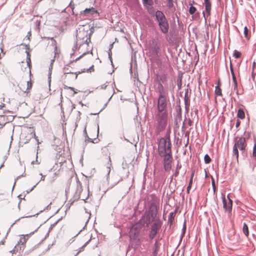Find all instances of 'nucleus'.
<instances>
[{
	"label": "nucleus",
	"mask_w": 256,
	"mask_h": 256,
	"mask_svg": "<svg viewBox=\"0 0 256 256\" xmlns=\"http://www.w3.org/2000/svg\"><path fill=\"white\" fill-rule=\"evenodd\" d=\"M54 62V58L51 60V63H50V66L49 67V72H48V74L49 86H50V81H51L50 78H51V74H52V64Z\"/></svg>",
	"instance_id": "5701e85b"
},
{
	"label": "nucleus",
	"mask_w": 256,
	"mask_h": 256,
	"mask_svg": "<svg viewBox=\"0 0 256 256\" xmlns=\"http://www.w3.org/2000/svg\"><path fill=\"white\" fill-rule=\"evenodd\" d=\"M140 234V230L137 228V227L134 226L132 227L130 231V238L132 240H136V245L138 246L140 244V239L138 238Z\"/></svg>",
	"instance_id": "9b49d317"
},
{
	"label": "nucleus",
	"mask_w": 256,
	"mask_h": 256,
	"mask_svg": "<svg viewBox=\"0 0 256 256\" xmlns=\"http://www.w3.org/2000/svg\"><path fill=\"white\" fill-rule=\"evenodd\" d=\"M20 243H18L16 245L13 250L12 251V254H18V256L20 255V252L23 250L24 246V242H22V240H20Z\"/></svg>",
	"instance_id": "dca6fc26"
},
{
	"label": "nucleus",
	"mask_w": 256,
	"mask_h": 256,
	"mask_svg": "<svg viewBox=\"0 0 256 256\" xmlns=\"http://www.w3.org/2000/svg\"><path fill=\"white\" fill-rule=\"evenodd\" d=\"M195 4V2H194V0H192V2H190V4H190V6H192V4Z\"/></svg>",
	"instance_id": "052dcab7"
},
{
	"label": "nucleus",
	"mask_w": 256,
	"mask_h": 256,
	"mask_svg": "<svg viewBox=\"0 0 256 256\" xmlns=\"http://www.w3.org/2000/svg\"><path fill=\"white\" fill-rule=\"evenodd\" d=\"M8 73V69L4 66H2L0 69V74H6Z\"/></svg>",
	"instance_id": "f704fd0d"
},
{
	"label": "nucleus",
	"mask_w": 256,
	"mask_h": 256,
	"mask_svg": "<svg viewBox=\"0 0 256 256\" xmlns=\"http://www.w3.org/2000/svg\"><path fill=\"white\" fill-rule=\"evenodd\" d=\"M168 6L169 8H171L173 6V4L171 1H169L168 3Z\"/></svg>",
	"instance_id": "603ef678"
},
{
	"label": "nucleus",
	"mask_w": 256,
	"mask_h": 256,
	"mask_svg": "<svg viewBox=\"0 0 256 256\" xmlns=\"http://www.w3.org/2000/svg\"><path fill=\"white\" fill-rule=\"evenodd\" d=\"M176 216V213L174 212H171L168 216V222L172 223L174 220V216Z\"/></svg>",
	"instance_id": "2f4dec72"
},
{
	"label": "nucleus",
	"mask_w": 256,
	"mask_h": 256,
	"mask_svg": "<svg viewBox=\"0 0 256 256\" xmlns=\"http://www.w3.org/2000/svg\"><path fill=\"white\" fill-rule=\"evenodd\" d=\"M107 86V85L106 84H102L100 86V89H106Z\"/></svg>",
	"instance_id": "864d4df0"
},
{
	"label": "nucleus",
	"mask_w": 256,
	"mask_h": 256,
	"mask_svg": "<svg viewBox=\"0 0 256 256\" xmlns=\"http://www.w3.org/2000/svg\"><path fill=\"white\" fill-rule=\"evenodd\" d=\"M186 229V224H184V226H183V228H182V230H183L184 233V232H185Z\"/></svg>",
	"instance_id": "4d7b16f0"
},
{
	"label": "nucleus",
	"mask_w": 256,
	"mask_h": 256,
	"mask_svg": "<svg viewBox=\"0 0 256 256\" xmlns=\"http://www.w3.org/2000/svg\"><path fill=\"white\" fill-rule=\"evenodd\" d=\"M168 98H158L156 110V112H168L167 99Z\"/></svg>",
	"instance_id": "1a4fd4ad"
},
{
	"label": "nucleus",
	"mask_w": 256,
	"mask_h": 256,
	"mask_svg": "<svg viewBox=\"0 0 256 256\" xmlns=\"http://www.w3.org/2000/svg\"><path fill=\"white\" fill-rule=\"evenodd\" d=\"M26 52L27 54V57H26V63H27V65L28 66V67L29 68V69H30V74H31V60H30V52L28 51V52L27 50L26 51Z\"/></svg>",
	"instance_id": "4be33fe9"
},
{
	"label": "nucleus",
	"mask_w": 256,
	"mask_h": 256,
	"mask_svg": "<svg viewBox=\"0 0 256 256\" xmlns=\"http://www.w3.org/2000/svg\"><path fill=\"white\" fill-rule=\"evenodd\" d=\"M222 201L223 208L225 212H227L228 214H231L232 206V200L230 198L229 194L226 198L224 195L222 196Z\"/></svg>",
	"instance_id": "9d476101"
},
{
	"label": "nucleus",
	"mask_w": 256,
	"mask_h": 256,
	"mask_svg": "<svg viewBox=\"0 0 256 256\" xmlns=\"http://www.w3.org/2000/svg\"><path fill=\"white\" fill-rule=\"evenodd\" d=\"M46 176V175L43 174L42 173L35 174L34 182H36V184L33 186V189L40 181L44 180Z\"/></svg>",
	"instance_id": "f3484780"
},
{
	"label": "nucleus",
	"mask_w": 256,
	"mask_h": 256,
	"mask_svg": "<svg viewBox=\"0 0 256 256\" xmlns=\"http://www.w3.org/2000/svg\"><path fill=\"white\" fill-rule=\"evenodd\" d=\"M164 158V166L166 171H170L172 168V164L173 160V158L172 154H166L160 156Z\"/></svg>",
	"instance_id": "6e6552de"
},
{
	"label": "nucleus",
	"mask_w": 256,
	"mask_h": 256,
	"mask_svg": "<svg viewBox=\"0 0 256 256\" xmlns=\"http://www.w3.org/2000/svg\"><path fill=\"white\" fill-rule=\"evenodd\" d=\"M156 17L158 23L166 20L164 14L160 10H157L156 12Z\"/></svg>",
	"instance_id": "a211bd4d"
},
{
	"label": "nucleus",
	"mask_w": 256,
	"mask_h": 256,
	"mask_svg": "<svg viewBox=\"0 0 256 256\" xmlns=\"http://www.w3.org/2000/svg\"><path fill=\"white\" fill-rule=\"evenodd\" d=\"M51 204H52V202H50V204L47 206V207H46V209H47V210H49V209H50V205Z\"/></svg>",
	"instance_id": "e2e57ef3"
},
{
	"label": "nucleus",
	"mask_w": 256,
	"mask_h": 256,
	"mask_svg": "<svg viewBox=\"0 0 256 256\" xmlns=\"http://www.w3.org/2000/svg\"><path fill=\"white\" fill-rule=\"evenodd\" d=\"M204 162L206 164L210 163V162H211V158L208 154H206L204 156Z\"/></svg>",
	"instance_id": "e433bc0d"
},
{
	"label": "nucleus",
	"mask_w": 256,
	"mask_h": 256,
	"mask_svg": "<svg viewBox=\"0 0 256 256\" xmlns=\"http://www.w3.org/2000/svg\"><path fill=\"white\" fill-rule=\"evenodd\" d=\"M174 123L176 126H178V124L182 120V110L179 107L176 109V112L174 113Z\"/></svg>",
	"instance_id": "4468645a"
},
{
	"label": "nucleus",
	"mask_w": 256,
	"mask_h": 256,
	"mask_svg": "<svg viewBox=\"0 0 256 256\" xmlns=\"http://www.w3.org/2000/svg\"><path fill=\"white\" fill-rule=\"evenodd\" d=\"M88 198V195L82 192V186L80 182L77 184L76 189L73 198L74 200H78L80 199L85 200Z\"/></svg>",
	"instance_id": "0eeeda50"
},
{
	"label": "nucleus",
	"mask_w": 256,
	"mask_h": 256,
	"mask_svg": "<svg viewBox=\"0 0 256 256\" xmlns=\"http://www.w3.org/2000/svg\"><path fill=\"white\" fill-rule=\"evenodd\" d=\"M255 65L256 63L255 62H254L252 71V76L253 78H254V76L256 75V67H255Z\"/></svg>",
	"instance_id": "473e14b6"
},
{
	"label": "nucleus",
	"mask_w": 256,
	"mask_h": 256,
	"mask_svg": "<svg viewBox=\"0 0 256 256\" xmlns=\"http://www.w3.org/2000/svg\"><path fill=\"white\" fill-rule=\"evenodd\" d=\"M215 94L217 96H221L222 95V90L219 86H217L215 88Z\"/></svg>",
	"instance_id": "c85d7f7f"
},
{
	"label": "nucleus",
	"mask_w": 256,
	"mask_h": 256,
	"mask_svg": "<svg viewBox=\"0 0 256 256\" xmlns=\"http://www.w3.org/2000/svg\"><path fill=\"white\" fill-rule=\"evenodd\" d=\"M204 4L207 16H210L212 7V4L210 0H204Z\"/></svg>",
	"instance_id": "6ab92c4d"
},
{
	"label": "nucleus",
	"mask_w": 256,
	"mask_h": 256,
	"mask_svg": "<svg viewBox=\"0 0 256 256\" xmlns=\"http://www.w3.org/2000/svg\"><path fill=\"white\" fill-rule=\"evenodd\" d=\"M112 166V164L111 159H110V156H108V166L106 167V170H107V172H108V176H107V178H106L107 180H108V176H109L110 173V168H111Z\"/></svg>",
	"instance_id": "b1692460"
},
{
	"label": "nucleus",
	"mask_w": 256,
	"mask_h": 256,
	"mask_svg": "<svg viewBox=\"0 0 256 256\" xmlns=\"http://www.w3.org/2000/svg\"><path fill=\"white\" fill-rule=\"evenodd\" d=\"M26 86V89L24 88H21L22 90L24 92H30V90L32 86V83L31 82L30 80L27 82Z\"/></svg>",
	"instance_id": "393cba45"
},
{
	"label": "nucleus",
	"mask_w": 256,
	"mask_h": 256,
	"mask_svg": "<svg viewBox=\"0 0 256 256\" xmlns=\"http://www.w3.org/2000/svg\"><path fill=\"white\" fill-rule=\"evenodd\" d=\"M194 172H193L192 174H191V176L190 178H192V180L193 179V177L194 176Z\"/></svg>",
	"instance_id": "680f3d73"
},
{
	"label": "nucleus",
	"mask_w": 256,
	"mask_h": 256,
	"mask_svg": "<svg viewBox=\"0 0 256 256\" xmlns=\"http://www.w3.org/2000/svg\"><path fill=\"white\" fill-rule=\"evenodd\" d=\"M202 14H203L204 17V18L205 20H206V14H205L204 12H202Z\"/></svg>",
	"instance_id": "0e129e2a"
},
{
	"label": "nucleus",
	"mask_w": 256,
	"mask_h": 256,
	"mask_svg": "<svg viewBox=\"0 0 256 256\" xmlns=\"http://www.w3.org/2000/svg\"><path fill=\"white\" fill-rule=\"evenodd\" d=\"M33 137L35 138V140H36V141L37 142V144L38 145L39 144H41V142H42V141H40V142L39 140L38 139V136H36L35 134H33Z\"/></svg>",
	"instance_id": "a18cd8bd"
},
{
	"label": "nucleus",
	"mask_w": 256,
	"mask_h": 256,
	"mask_svg": "<svg viewBox=\"0 0 256 256\" xmlns=\"http://www.w3.org/2000/svg\"><path fill=\"white\" fill-rule=\"evenodd\" d=\"M252 156L256 159V144L253 148Z\"/></svg>",
	"instance_id": "37998d69"
},
{
	"label": "nucleus",
	"mask_w": 256,
	"mask_h": 256,
	"mask_svg": "<svg viewBox=\"0 0 256 256\" xmlns=\"http://www.w3.org/2000/svg\"><path fill=\"white\" fill-rule=\"evenodd\" d=\"M6 122H4V124H0V128H2V126H4V124H6Z\"/></svg>",
	"instance_id": "338daca9"
},
{
	"label": "nucleus",
	"mask_w": 256,
	"mask_h": 256,
	"mask_svg": "<svg viewBox=\"0 0 256 256\" xmlns=\"http://www.w3.org/2000/svg\"><path fill=\"white\" fill-rule=\"evenodd\" d=\"M244 37L246 39H249L250 38V34H248V30L246 26H245L244 28Z\"/></svg>",
	"instance_id": "7c9ffc66"
},
{
	"label": "nucleus",
	"mask_w": 256,
	"mask_h": 256,
	"mask_svg": "<svg viewBox=\"0 0 256 256\" xmlns=\"http://www.w3.org/2000/svg\"><path fill=\"white\" fill-rule=\"evenodd\" d=\"M156 132L158 134L164 131L167 126L168 112H155Z\"/></svg>",
	"instance_id": "f257e3e1"
},
{
	"label": "nucleus",
	"mask_w": 256,
	"mask_h": 256,
	"mask_svg": "<svg viewBox=\"0 0 256 256\" xmlns=\"http://www.w3.org/2000/svg\"><path fill=\"white\" fill-rule=\"evenodd\" d=\"M151 50L156 56L160 57L161 56L160 44L155 40L152 41Z\"/></svg>",
	"instance_id": "ddd939ff"
},
{
	"label": "nucleus",
	"mask_w": 256,
	"mask_h": 256,
	"mask_svg": "<svg viewBox=\"0 0 256 256\" xmlns=\"http://www.w3.org/2000/svg\"><path fill=\"white\" fill-rule=\"evenodd\" d=\"M212 188H213L214 192H215L216 189V187L214 180V179L213 178H212Z\"/></svg>",
	"instance_id": "c03bdc74"
},
{
	"label": "nucleus",
	"mask_w": 256,
	"mask_h": 256,
	"mask_svg": "<svg viewBox=\"0 0 256 256\" xmlns=\"http://www.w3.org/2000/svg\"><path fill=\"white\" fill-rule=\"evenodd\" d=\"M154 221L150 226L148 233V238L150 240H153L156 236L162 226V222L160 220H156Z\"/></svg>",
	"instance_id": "423d86ee"
},
{
	"label": "nucleus",
	"mask_w": 256,
	"mask_h": 256,
	"mask_svg": "<svg viewBox=\"0 0 256 256\" xmlns=\"http://www.w3.org/2000/svg\"><path fill=\"white\" fill-rule=\"evenodd\" d=\"M172 153V143L170 136L161 138L158 146L159 155Z\"/></svg>",
	"instance_id": "f03ea898"
},
{
	"label": "nucleus",
	"mask_w": 256,
	"mask_h": 256,
	"mask_svg": "<svg viewBox=\"0 0 256 256\" xmlns=\"http://www.w3.org/2000/svg\"><path fill=\"white\" fill-rule=\"evenodd\" d=\"M234 84V90L236 91V94H238V83L236 81V79L235 78L234 80H232Z\"/></svg>",
	"instance_id": "79ce46f5"
},
{
	"label": "nucleus",
	"mask_w": 256,
	"mask_h": 256,
	"mask_svg": "<svg viewBox=\"0 0 256 256\" xmlns=\"http://www.w3.org/2000/svg\"><path fill=\"white\" fill-rule=\"evenodd\" d=\"M191 187H192V186H188V187H187V192H188V193H189V192H190V190L191 188Z\"/></svg>",
	"instance_id": "13d9d810"
},
{
	"label": "nucleus",
	"mask_w": 256,
	"mask_h": 256,
	"mask_svg": "<svg viewBox=\"0 0 256 256\" xmlns=\"http://www.w3.org/2000/svg\"><path fill=\"white\" fill-rule=\"evenodd\" d=\"M52 40H53L52 44H54V58H56V54H58V50L57 46H56V41L55 40H54L53 38H52Z\"/></svg>",
	"instance_id": "72a5a7b5"
},
{
	"label": "nucleus",
	"mask_w": 256,
	"mask_h": 256,
	"mask_svg": "<svg viewBox=\"0 0 256 256\" xmlns=\"http://www.w3.org/2000/svg\"><path fill=\"white\" fill-rule=\"evenodd\" d=\"M74 108H75V104L72 105V110H73Z\"/></svg>",
	"instance_id": "774afa93"
},
{
	"label": "nucleus",
	"mask_w": 256,
	"mask_h": 256,
	"mask_svg": "<svg viewBox=\"0 0 256 256\" xmlns=\"http://www.w3.org/2000/svg\"><path fill=\"white\" fill-rule=\"evenodd\" d=\"M192 178H190V180L189 182L188 186H192Z\"/></svg>",
	"instance_id": "6e6d98bb"
},
{
	"label": "nucleus",
	"mask_w": 256,
	"mask_h": 256,
	"mask_svg": "<svg viewBox=\"0 0 256 256\" xmlns=\"http://www.w3.org/2000/svg\"><path fill=\"white\" fill-rule=\"evenodd\" d=\"M240 120H236V128H238L240 126Z\"/></svg>",
	"instance_id": "49530a36"
},
{
	"label": "nucleus",
	"mask_w": 256,
	"mask_h": 256,
	"mask_svg": "<svg viewBox=\"0 0 256 256\" xmlns=\"http://www.w3.org/2000/svg\"><path fill=\"white\" fill-rule=\"evenodd\" d=\"M86 138H87L86 140H88L90 142H94V140L92 138H90L87 135L86 136Z\"/></svg>",
	"instance_id": "09e8293b"
},
{
	"label": "nucleus",
	"mask_w": 256,
	"mask_h": 256,
	"mask_svg": "<svg viewBox=\"0 0 256 256\" xmlns=\"http://www.w3.org/2000/svg\"><path fill=\"white\" fill-rule=\"evenodd\" d=\"M35 24H36V28L35 29L36 30L39 31L40 28L39 26L40 25V20L38 18V17L36 18V20H35Z\"/></svg>",
	"instance_id": "c756f323"
},
{
	"label": "nucleus",
	"mask_w": 256,
	"mask_h": 256,
	"mask_svg": "<svg viewBox=\"0 0 256 256\" xmlns=\"http://www.w3.org/2000/svg\"><path fill=\"white\" fill-rule=\"evenodd\" d=\"M159 204L156 202H152L150 206L149 214L146 220V226H148L153 221L155 220L158 214Z\"/></svg>",
	"instance_id": "39448f33"
},
{
	"label": "nucleus",
	"mask_w": 256,
	"mask_h": 256,
	"mask_svg": "<svg viewBox=\"0 0 256 256\" xmlns=\"http://www.w3.org/2000/svg\"><path fill=\"white\" fill-rule=\"evenodd\" d=\"M158 254V250H153L152 256H156Z\"/></svg>",
	"instance_id": "3c124183"
},
{
	"label": "nucleus",
	"mask_w": 256,
	"mask_h": 256,
	"mask_svg": "<svg viewBox=\"0 0 256 256\" xmlns=\"http://www.w3.org/2000/svg\"><path fill=\"white\" fill-rule=\"evenodd\" d=\"M60 220V219H58V220H56L54 223L52 224L50 226V228H52L58 222V221Z\"/></svg>",
	"instance_id": "8fccbe9b"
},
{
	"label": "nucleus",
	"mask_w": 256,
	"mask_h": 256,
	"mask_svg": "<svg viewBox=\"0 0 256 256\" xmlns=\"http://www.w3.org/2000/svg\"><path fill=\"white\" fill-rule=\"evenodd\" d=\"M241 52L238 51L237 50H234V56L236 58H240L241 56Z\"/></svg>",
	"instance_id": "4c0bfd02"
},
{
	"label": "nucleus",
	"mask_w": 256,
	"mask_h": 256,
	"mask_svg": "<svg viewBox=\"0 0 256 256\" xmlns=\"http://www.w3.org/2000/svg\"><path fill=\"white\" fill-rule=\"evenodd\" d=\"M78 44H78V42H77V41H76V44H74V46L72 48V50L74 51L77 48V46H78Z\"/></svg>",
	"instance_id": "de8ad7c7"
},
{
	"label": "nucleus",
	"mask_w": 256,
	"mask_h": 256,
	"mask_svg": "<svg viewBox=\"0 0 256 256\" xmlns=\"http://www.w3.org/2000/svg\"><path fill=\"white\" fill-rule=\"evenodd\" d=\"M96 13H97V10L95 8L92 7L89 8H86L81 14H84V15L88 16L89 14H93Z\"/></svg>",
	"instance_id": "aec40b11"
},
{
	"label": "nucleus",
	"mask_w": 256,
	"mask_h": 256,
	"mask_svg": "<svg viewBox=\"0 0 256 256\" xmlns=\"http://www.w3.org/2000/svg\"><path fill=\"white\" fill-rule=\"evenodd\" d=\"M230 70L231 74L232 76V80H234L235 78H236V76H235V74H234V69H233V68H232V64L231 63L230 64Z\"/></svg>",
	"instance_id": "58836bf2"
},
{
	"label": "nucleus",
	"mask_w": 256,
	"mask_h": 256,
	"mask_svg": "<svg viewBox=\"0 0 256 256\" xmlns=\"http://www.w3.org/2000/svg\"><path fill=\"white\" fill-rule=\"evenodd\" d=\"M246 146V138L244 137H240L238 140L236 141L232 148V156H235L237 161L238 158V148L240 150L243 151L245 150Z\"/></svg>",
	"instance_id": "7ed1b4c3"
},
{
	"label": "nucleus",
	"mask_w": 256,
	"mask_h": 256,
	"mask_svg": "<svg viewBox=\"0 0 256 256\" xmlns=\"http://www.w3.org/2000/svg\"><path fill=\"white\" fill-rule=\"evenodd\" d=\"M237 116L240 119H244L245 118V114L242 109H238Z\"/></svg>",
	"instance_id": "a878e982"
},
{
	"label": "nucleus",
	"mask_w": 256,
	"mask_h": 256,
	"mask_svg": "<svg viewBox=\"0 0 256 256\" xmlns=\"http://www.w3.org/2000/svg\"><path fill=\"white\" fill-rule=\"evenodd\" d=\"M64 88L66 90H70V94L71 96H74V95L78 93V90H75L74 88H72V87H70V86H64Z\"/></svg>",
	"instance_id": "412c9836"
},
{
	"label": "nucleus",
	"mask_w": 256,
	"mask_h": 256,
	"mask_svg": "<svg viewBox=\"0 0 256 256\" xmlns=\"http://www.w3.org/2000/svg\"><path fill=\"white\" fill-rule=\"evenodd\" d=\"M196 11V8L193 6H190L189 9V12L191 14H193Z\"/></svg>",
	"instance_id": "a19ab883"
},
{
	"label": "nucleus",
	"mask_w": 256,
	"mask_h": 256,
	"mask_svg": "<svg viewBox=\"0 0 256 256\" xmlns=\"http://www.w3.org/2000/svg\"><path fill=\"white\" fill-rule=\"evenodd\" d=\"M110 48L108 50V58L111 62L112 63V46H113V44H110Z\"/></svg>",
	"instance_id": "c9c22d12"
},
{
	"label": "nucleus",
	"mask_w": 256,
	"mask_h": 256,
	"mask_svg": "<svg viewBox=\"0 0 256 256\" xmlns=\"http://www.w3.org/2000/svg\"><path fill=\"white\" fill-rule=\"evenodd\" d=\"M160 239L159 238H156V240H155V242H154V249L153 250H158L159 248H160V244H159V241Z\"/></svg>",
	"instance_id": "cd10ccee"
},
{
	"label": "nucleus",
	"mask_w": 256,
	"mask_h": 256,
	"mask_svg": "<svg viewBox=\"0 0 256 256\" xmlns=\"http://www.w3.org/2000/svg\"><path fill=\"white\" fill-rule=\"evenodd\" d=\"M243 233L248 237L249 235L248 228V225L244 223L242 228Z\"/></svg>",
	"instance_id": "bb28decb"
},
{
	"label": "nucleus",
	"mask_w": 256,
	"mask_h": 256,
	"mask_svg": "<svg viewBox=\"0 0 256 256\" xmlns=\"http://www.w3.org/2000/svg\"><path fill=\"white\" fill-rule=\"evenodd\" d=\"M142 2L144 5L152 6L153 4L152 0H142Z\"/></svg>",
	"instance_id": "ea45409f"
},
{
	"label": "nucleus",
	"mask_w": 256,
	"mask_h": 256,
	"mask_svg": "<svg viewBox=\"0 0 256 256\" xmlns=\"http://www.w3.org/2000/svg\"><path fill=\"white\" fill-rule=\"evenodd\" d=\"M192 120H189L188 122V125L191 126L192 124Z\"/></svg>",
	"instance_id": "bf43d9fd"
},
{
	"label": "nucleus",
	"mask_w": 256,
	"mask_h": 256,
	"mask_svg": "<svg viewBox=\"0 0 256 256\" xmlns=\"http://www.w3.org/2000/svg\"><path fill=\"white\" fill-rule=\"evenodd\" d=\"M90 241V240H88V242H86L84 244V245L80 248V249H82L84 247H85L88 244V243Z\"/></svg>",
	"instance_id": "5fc2aeb1"
},
{
	"label": "nucleus",
	"mask_w": 256,
	"mask_h": 256,
	"mask_svg": "<svg viewBox=\"0 0 256 256\" xmlns=\"http://www.w3.org/2000/svg\"><path fill=\"white\" fill-rule=\"evenodd\" d=\"M160 30L164 34H166L169 30V24L166 20L158 23Z\"/></svg>",
	"instance_id": "2eb2a0df"
},
{
	"label": "nucleus",
	"mask_w": 256,
	"mask_h": 256,
	"mask_svg": "<svg viewBox=\"0 0 256 256\" xmlns=\"http://www.w3.org/2000/svg\"><path fill=\"white\" fill-rule=\"evenodd\" d=\"M93 67H94V66H92L90 68V69H89V70H90V71L92 70V71H94Z\"/></svg>",
	"instance_id": "69168bd1"
},
{
	"label": "nucleus",
	"mask_w": 256,
	"mask_h": 256,
	"mask_svg": "<svg viewBox=\"0 0 256 256\" xmlns=\"http://www.w3.org/2000/svg\"><path fill=\"white\" fill-rule=\"evenodd\" d=\"M76 41L78 42L80 46L84 44H86L88 46V44L90 42V34H88V31L84 30H80L77 32Z\"/></svg>",
	"instance_id": "20e7f679"
},
{
	"label": "nucleus",
	"mask_w": 256,
	"mask_h": 256,
	"mask_svg": "<svg viewBox=\"0 0 256 256\" xmlns=\"http://www.w3.org/2000/svg\"><path fill=\"white\" fill-rule=\"evenodd\" d=\"M156 92L158 94V98H168V90L164 88L163 85L160 82L158 84Z\"/></svg>",
	"instance_id": "f8f14e48"
}]
</instances>
